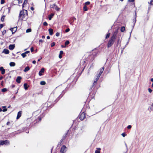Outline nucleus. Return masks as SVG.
Listing matches in <instances>:
<instances>
[{
	"label": "nucleus",
	"mask_w": 153,
	"mask_h": 153,
	"mask_svg": "<svg viewBox=\"0 0 153 153\" xmlns=\"http://www.w3.org/2000/svg\"><path fill=\"white\" fill-rule=\"evenodd\" d=\"M67 90L65 89L62 92L56 91L53 93H52L49 97L48 100L52 101L53 103H56L65 94Z\"/></svg>",
	"instance_id": "1"
},
{
	"label": "nucleus",
	"mask_w": 153,
	"mask_h": 153,
	"mask_svg": "<svg viewBox=\"0 0 153 153\" xmlns=\"http://www.w3.org/2000/svg\"><path fill=\"white\" fill-rule=\"evenodd\" d=\"M59 33L58 32H57L56 33V36H59Z\"/></svg>",
	"instance_id": "52"
},
{
	"label": "nucleus",
	"mask_w": 153,
	"mask_h": 153,
	"mask_svg": "<svg viewBox=\"0 0 153 153\" xmlns=\"http://www.w3.org/2000/svg\"><path fill=\"white\" fill-rule=\"evenodd\" d=\"M63 53V52L62 51H61L59 52V57L60 59H61L62 58V55Z\"/></svg>",
	"instance_id": "23"
},
{
	"label": "nucleus",
	"mask_w": 153,
	"mask_h": 153,
	"mask_svg": "<svg viewBox=\"0 0 153 153\" xmlns=\"http://www.w3.org/2000/svg\"><path fill=\"white\" fill-rule=\"evenodd\" d=\"M21 55L23 58H25L26 56V54L25 53H22Z\"/></svg>",
	"instance_id": "38"
},
{
	"label": "nucleus",
	"mask_w": 153,
	"mask_h": 153,
	"mask_svg": "<svg viewBox=\"0 0 153 153\" xmlns=\"http://www.w3.org/2000/svg\"><path fill=\"white\" fill-rule=\"evenodd\" d=\"M83 10L84 11H87L88 10V9L87 6L86 5H85L83 7Z\"/></svg>",
	"instance_id": "33"
},
{
	"label": "nucleus",
	"mask_w": 153,
	"mask_h": 153,
	"mask_svg": "<svg viewBox=\"0 0 153 153\" xmlns=\"http://www.w3.org/2000/svg\"><path fill=\"white\" fill-rule=\"evenodd\" d=\"M7 111V109L6 108H4V109L3 110H2V111L3 112H5V111Z\"/></svg>",
	"instance_id": "54"
},
{
	"label": "nucleus",
	"mask_w": 153,
	"mask_h": 153,
	"mask_svg": "<svg viewBox=\"0 0 153 153\" xmlns=\"http://www.w3.org/2000/svg\"><path fill=\"white\" fill-rule=\"evenodd\" d=\"M66 134L63 135L62 137L61 140V142H62L63 140L66 137Z\"/></svg>",
	"instance_id": "30"
},
{
	"label": "nucleus",
	"mask_w": 153,
	"mask_h": 153,
	"mask_svg": "<svg viewBox=\"0 0 153 153\" xmlns=\"http://www.w3.org/2000/svg\"><path fill=\"white\" fill-rule=\"evenodd\" d=\"M151 81H152V82H153V78H152V79H151Z\"/></svg>",
	"instance_id": "64"
},
{
	"label": "nucleus",
	"mask_w": 153,
	"mask_h": 153,
	"mask_svg": "<svg viewBox=\"0 0 153 153\" xmlns=\"http://www.w3.org/2000/svg\"><path fill=\"white\" fill-rule=\"evenodd\" d=\"M136 17H137V16H136V13H135V18L133 20V25L132 26V30H131L130 33V36H131V32H132V31L133 29V28L135 25V24L136 22Z\"/></svg>",
	"instance_id": "7"
},
{
	"label": "nucleus",
	"mask_w": 153,
	"mask_h": 153,
	"mask_svg": "<svg viewBox=\"0 0 153 153\" xmlns=\"http://www.w3.org/2000/svg\"><path fill=\"white\" fill-rule=\"evenodd\" d=\"M131 128V126L130 125L128 126L127 127V128L128 129H130Z\"/></svg>",
	"instance_id": "50"
},
{
	"label": "nucleus",
	"mask_w": 153,
	"mask_h": 153,
	"mask_svg": "<svg viewBox=\"0 0 153 153\" xmlns=\"http://www.w3.org/2000/svg\"><path fill=\"white\" fill-rule=\"evenodd\" d=\"M69 31H70V29H69V28H68L65 30V31L67 33V32H68Z\"/></svg>",
	"instance_id": "51"
},
{
	"label": "nucleus",
	"mask_w": 153,
	"mask_h": 153,
	"mask_svg": "<svg viewBox=\"0 0 153 153\" xmlns=\"http://www.w3.org/2000/svg\"><path fill=\"white\" fill-rule=\"evenodd\" d=\"M32 63L33 64H35L36 63V61L35 60H33L32 62Z\"/></svg>",
	"instance_id": "59"
},
{
	"label": "nucleus",
	"mask_w": 153,
	"mask_h": 153,
	"mask_svg": "<svg viewBox=\"0 0 153 153\" xmlns=\"http://www.w3.org/2000/svg\"><path fill=\"white\" fill-rule=\"evenodd\" d=\"M97 150L95 151V153H100L101 148H97Z\"/></svg>",
	"instance_id": "22"
},
{
	"label": "nucleus",
	"mask_w": 153,
	"mask_h": 153,
	"mask_svg": "<svg viewBox=\"0 0 153 153\" xmlns=\"http://www.w3.org/2000/svg\"><path fill=\"white\" fill-rule=\"evenodd\" d=\"M47 38L48 39H50V36H47Z\"/></svg>",
	"instance_id": "62"
},
{
	"label": "nucleus",
	"mask_w": 153,
	"mask_h": 153,
	"mask_svg": "<svg viewBox=\"0 0 153 153\" xmlns=\"http://www.w3.org/2000/svg\"><path fill=\"white\" fill-rule=\"evenodd\" d=\"M134 1V0H128V1L130 2H133Z\"/></svg>",
	"instance_id": "57"
},
{
	"label": "nucleus",
	"mask_w": 153,
	"mask_h": 153,
	"mask_svg": "<svg viewBox=\"0 0 153 153\" xmlns=\"http://www.w3.org/2000/svg\"><path fill=\"white\" fill-rule=\"evenodd\" d=\"M67 150V148L66 146L65 145L63 146L60 149V152L61 153H65Z\"/></svg>",
	"instance_id": "8"
},
{
	"label": "nucleus",
	"mask_w": 153,
	"mask_h": 153,
	"mask_svg": "<svg viewBox=\"0 0 153 153\" xmlns=\"http://www.w3.org/2000/svg\"><path fill=\"white\" fill-rule=\"evenodd\" d=\"M45 69L44 68H42L41 70L39 71V76H41L42 75V73H43L44 72Z\"/></svg>",
	"instance_id": "12"
},
{
	"label": "nucleus",
	"mask_w": 153,
	"mask_h": 153,
	"mask_svg": "<svg viewBox=\"0 0 153 153\" xmlns=\"http://www.w3.org/2000/svg\"><path fill=\"white\" fill-rule=\"evenodd\" d=\"M125 28L123 26L121 27L120 30L121 32H123L125 31Z\"/></svg>",
	"instance_id": "29"
},
{
	"label": "nucleus",
	"mask_w": 153,
	"mask_h": 153,
	"mask_svg": "<svg viewBox=\"0 0 153 153\" xmlns=\"http://www.w3.org/2000/svg\"><path fill=\"white\" fill-rule=\"evenodd\" d=\"M22 111H19L18 113L17 116L16 117L17 119H19L21 117V115H22Z\"/></svg>",
	"instance_id": "17"
},
{
	"label": "nucleus",
	"mask_w": 153,
	"mask_h": 153,
	"mask_svg": "<svg viewBox=\"0 0 153 153\" xmlns=\"http://www.w3.org/2000/svg\"><path fill=\"white\" fill-rule=\"evenodd\" d=\"M149 4L150 5L153 4V0H151L150 2H149Z\"/></svg>",
	"instance_id": "40"
},
{
	"label": "nucleus",
	"mask_w": 153,
	"mask_h": 153,
	"mask_svg": "<svg viewBox=\"0 0 153 153\" xmlns=\"http://www.w3.org/2000/svg\"><path fill=\"white\" fill-rule=\"evenodd\" d=\"M9 65L11 67H14L15 66L16 64L14 62H11L10 63Z\"/></svg>",
	"instance_id": "24"
},
{
	"label": "nucleus",
	"mask_w": 153,
	"mask_h": 153,
	"mask_svg": "<svg viewBox=\"0 0 153 153\" xmlns=\"http://www.w3.org/2000/svg\"><path fill=\"white\" fill-rule=\"evenodd\" d=\"M9 144V142L7 140L0 141V145H8Z\"/></svg>",
	"instance_id": "6"
},
{
	"label": "nucleus",
	"mask_w": 153,
	"mask_h": 153,
	"mask_svg": "<svg viewBox=\"0 0 153 153\" xmlns=\"http://www.w3.org/2000/svg\"><path fill=\"white\" fill-rule=\"evenodd\" d=\"M110 33H108L107 34L106 36V37H105V38L106 39H108V38L110 36Z\"/></svg>",
	"instance_id": "41"
},
{
	"label": "nucleus",
	"mask_w": 153,
	"mask_h": 153,
	"mask_svg": "<svg viewBox=\"0 0 153 153\" xmlns=\"http://www.w3.org/2000/svg\"><path fill=\"white\" fill-rule=\"evenodd\" d=\"M116 39L114 37H111L110 40H109L108 44L107 47L109 48L112 46L114 43Z\"/></svg>",
	"instance_id": "5"
},
{
	"label": "nucleus",
	"mask_w": 153,
	"mask_h": 153,
	"mask_svg": "<svg viewBox=\"0 0 153 153\" xmlns=\"http://www.w3.org/2000/svg\"><path fill=\"white\" fill-rule=\"evenodd\" d=\"M69 43H70V42H69V41L68 40H67L65 42V46H66L67 45H68L69 44Z\"/></svg>",
	"instance_id": "35"
},
{
	"label": "nucleus",
	"mask_w": 153,
	"mask_h": 153,
	"mask_svg": "<svg viewBox=\"0 0 153 153\" xmlns=\"http://www.w3.org/2000/svg\"><path fill=\"white\" fill-rule=\"evenodd\" d=\"M49 34L50 35H52L53 33V30L51 28H49L48 29Z\"/></svg>",
	"instance_id": "20"
},
{
	"label": "nucleus",
	"mask_w": 153,
	"mask_h": 153,
	"mask_svg": "<svg viewBox=\"0 0 153 153\" xmlns=\"http://www.w3.org/2000/svg\"><path fill=\"white\" fill-rule=\"evenodd\" d=\"M148 110L150 111H153V107L151 106L150 107H149Z\"/></svg>",
	"instance_id": "32"
},
{
	"label": "nucleus",
	"mask_w": 153,
	"mask_h": 153,
	"mask_svg": "<svg viewBox=\"0 0 153 153\" xmlns=\"http://www.w3.org/2000/svg\"><path fill=\"white\" fill-rule=\"evenodd\" d=\"M148 91H149V92L150 93H151L152 91V90L151 88H148Z\"/></svg>",
	"instance_id": "47"
},
{
	"label": "nucleus",
	"mask_w": 153,
	"mask_h": 153,
	"mask_svg": "<svg viewBox=\"0 0 153 153\" xmlns=\"http://www.w3.org/2000/svg\"><path fill=\"white\" fill-rule=\"evenodd\" d=\"M30 70V68L29 66H27L25 68L24 71L25 72H26L27 71H28Z\"/></svg>",
	"instance_id": "25"
},
{
	"label": "nucleus",
	"mask_w": 153,
	"mask_h": 153,
	"mask_svg": "<svg viewBox=\"0 0 153 153\" xmlns=\"http://www.w3.org/2000/svg\"><path fill=\"white\" fill-rule=\"evenodd\" d=\"M90 3L89 1H87L85 3V5H89L90 4Z\"/></svg>",
	"instance_id": "45"
},
{
	"label": "nucleus",
	"mask_w": 153,
	"mask_h": 153,
	"mask_svg": "<svg viewBox=\"0 0 153 153\" xmlns=\"http://www.w3.org/2000/svg\"><path fill=\"white\" fill-rule=\"evenodd\" d=\"M85 117V113L84 112H82L79 116V119H80L82 120L84 119Z\"/></svg>",
	"instance_id": "9"
},
{
	"label": "nucleus",
	"mask_w": 153,
	"mask_h": 153,
	"mask_svg": "<svg viewBox=\"0 0 153 153\" xmlns=\"http://www.w3.org/2000/svg\"><path fill=\"white\" fill-rule=\"evenodd\" d=\"M3 27V24H1L0 25V28L1 29Z\"/></svg>",
	"instance_id": "55"
},
{
	"label": "nucleus",
	"mask_w": 153,
	"mask_h": 153,
	"mask_svg": "<svg viewBox=\"0 0 153 153\" xmlns=\"http://www.w3.org/2000/svg\"><path fill=\"white\" fill-rule=\"evenodd\" d=\"M39 42L42 43L43 42V41L42 39H40L39 40Z\"/></svg>",
	"instance_id": "58"
},
{
	"label": "nucleus",
	"mask_w": 153,
	"mask_h": 153,
	"mask_svg": "<svg viewBox=\"0 0 153 153\" xmlns=\"http://www.w3.org/2000/svg\"><path fill=\"white\" fill-rule=\"evenodd\" d=\"M30 53L29 51H27L25 52V53L26 54Z\"/></svg>",
	"instance_id": "56"
},
{
	"label": "nucleus",
	"mask_w": 153,
	"mask_h": 153,
	"mask_svg": "<svg viewBox=\"0 0 153 153\" xmlns=\"http://www.w3.org/2000/svg\"><path fill=\"white\" fill-rule=\"evenodd\" d=\"M2 53H4L5 54H8L9 53V51L7 49H4L2 51Z\"/></svg>",
	"instance_id": "16"
},
{
	"label": "nucleus",
	"mask_w": 153,
	"mask_h": 153,
	"mask_svg": "<svg viewBox=\"0 0 153 153\" xmlns=\"http://www.w3.org/2000/svg\"><path fill=\"white\" fill-rule=\"evenodd\" d=\"M66 46H64V45H61V47L62 48H65L66 47Z\"/></svg>",
	"instance_id": "61"
},
{
	"label": "nucleus",
	"mask_w": 153,
	"mask_h": 153,
	"mask_svg": "<svg viewBox=\"0 0 153 153\" xmlns=\"http://www.w3.org/2000/svg\"><path fill=\"white\" fill-rule=\"evenodd\" d=\"M40 112V110H38L36 111H35L33 113V116H36Z\"/></svg>",
	"instance_id": "21"
},
{
	"label": "nucleus",
	"mask_w": 153,
	"mask_h": 153,
	"mask_svg": "<svg viewBox=\"0 0 153 153\" xmlns=\"http://www.w3.org/2000/svg\"><path fill=\"white\" fill-rule=\"evenodd\" d=\"M7 91V89L6 88H4L1 89V91L2 92H5Z\"/></svg>",
	"instance_id": "37"
},
{
	"label": "nucleus",
	"mask_w": 153,
	"mask_h": 153,
	"mask_svg": "<svg viewBox=\"0 0 153 153\" xmlns=\"http://www.w3.org/2000/svg\"><path fill=\"white\" fill-rule=\"evenodd\" d=\"M54 8L57 11H59L60 9V8L58 7L56 5V6H55L54 7Z\"/></svg>",
	"instance_id": "28"
},
{
	"label": "nucleus",
	"mask_w": 153,
	"mask_h": 153,
	"mask_svg": "<svg viewBox=\"0 0 153 153\" xmlns=\"http://www.w3.org/2000/svg\"><path fill=\"white\" fill-rule=\"evenodd\" d=\"M6 33V30H4L2 32V35H4V34Z\"/></svg>",
	"instance_id": "43"
},
{
	"label": "nucleus",
	"mask_w": 153,
	"mask_h": 153,
	"mask_svg": "<svg viewBox=\"0 0 153 153\" xmlns=\"http://www.w3.org/2000/svg\"><path fill=\"white\" fill-rule=\"evenodd\" d=\"M44 115L45 114H42L41 115L40 117L39 116L37 117L38 118H36V122H37L40 121L41 120L42 118L44 116Z\"/></svg>",
	"instance_id": "10"
},
{
	"label": "nucleus",
	"mask_w": 153,
	"mask_h": 153,
	"mask_svg": "<svg viewBox=\"0 0 153 153\" xmlns=\"http://www.w3.org/2000/svg\"><path fill=\"white\" fill-rule=\"evenodd\" d=\"M55 6H56V4H51L50 5V8H54Z\"/></svg>",
	"instance_id": "27"
},
{
	"label": "nucleus",
	"mask_w": 153,
	"mask_h": 153,
	"mask_svg": "<svg viewBox=\"0 0 153 153\" xmlns=\"http://www.w3.org/2000/svg\"><path fill=\"white\" fill-rule=\"evenodd\" d=\"M117 44H118L120 42V39L119 37H118L117 39Z\"/></svg>",
	"instance_id": "48"
},
{
	"label": "nucleus",
	"mask_w": 153,
	"mask_h": 153,
	"mask_svg": "<svg viewBox=\"0 0 153 153\" xmlns=\"http://www.w3.org/2000/svg\"><path fill=\"white\" fill-rule=\"evenodd\" d=\"M104 69V67H103L100 68L99 70L97 71V74H96V75L95 78L94 80V83L93 84V85L90 88L91 90L93 87L96 85L98 80L99 79V78H100L103 72Z\"/></svg>",
	"instance_id": "2"
},
{
	"label": "nucleus",
	"mask_w": 153,
	"mask_h": 153,
	"mask_svg": "<svg viewBox=\"0 0 153 153\" xmlns=\"http://www.w3.org/2000/svg\"><path fill=\"white\" fill-rule=\"evenodd\" d=\"M15 47V45H10L9 46V48L10 50H12Z\"/></svg>",
	"instance_id": "13"
},
{
	"label": "nucleus",
	"mask_w": 153,
	"mask_h": 153,
	"mask_svg": "<svg viewBox=\"0 0 153 153\" xmlns=\"http://www.w3.org/2000/svg\"><path fill=\"white\" fill-rule=\"evenodd\" d=\"M27 1H24V2L23 3V4H22V7H24V5L26 4H27Z\"/></svg>",
	"instance_id": "39"
},
{
	"label": "nucleus",
	"mask_w": 153,
	"mask_h": 153,
	"mask_svg": "<svg viewBox=\"0 0 153 153\" xmlns=\"http://www.w3.org/2000/svg\"><path fill=\"white\" fill-rule=\"evenodd\" d=\"M121 135L123 137H125L126 136V134L125 133H123Z\"/></svg>",
	"instance_id": "49"
},
{
	"label": "nucleus",
	"mask_w": 153,
	"mask_h": 153,
	"mask_svg": "<svg viewBox=\"0 0 153 153\" xmlns=\"http://www.w3.org/2000/svg\"><path fill=\"white\" fill-rule=\"evenodd\" d=\"M43 25L44 26H47L48 25V23L47 22H44V23H43Z\"/></svg>",
	"instance_id": "46"
},
{
	"label": "nucleus",
	"mask_w": 153,
	"mask_h": 153,
	"mask_svg": "<svg viewBox=\"0 0 153 153\" xmlns=\"http://www.w3.org/2000/svg\"><path fill=\"white\" fill-rule=\"evenodd\" d=\"M8 12H10V7H8Z\"/></svg>",
	"instance_id": "63"
},
{
	"label": "nucleus",
	"mask_w": 153,
	"mask_h": 153,
	"mask_svg": "<svg viewBox=\"0 0 153 153\" xmlns=\"http://www.w3.org/2000/svg\"><path fill=\"white\" fill-rule=\"evenodd\" d=\"M45 84L46 82L44 81H42L40 82V84L42 85H44Z\"/></svg>",
	"instance_id": "31"
},
{
	"label": "nucleus",
	"mask_w": 153,
	"mask_h": 153,
	"mask_svg": "<svg viewBox=\"0 0 153 153\" xmlns=\"http://www.w3.org/2000/svg\"><path fill=\"white\" fill-rule=\"evenodd\" d=\"M55 104L53 103L52 101H51L48 100L47 104H45L44 105V106L43 107L42 111H44L47 109L48 108H51Z\"/></svg>",
	"instance_id": "4"
},
{
	"label": "nucleus",
	"mask_w": 153,
	"mask_h": 153,
	"mask_svg": "<svg viewBox=\"0 0 153 153\" xmlns=\"http://www.w3.org/2000/svg\"><path fill=\"white\" fill-rule=\"evenodd\" d=\"M22 79V78L21 76H19L17 77V78L16 80V82L18 83H20L21 82V79Z\"/></svg>",
	"instance_id": "14"
},
{
	"label": "nucleus",
	"mask_w": 153,
	"mask_h": 153,
	"mask_svg": "<svg viewBox=\"0 0 153 153\" xmlns=\"http://www.w3.org/2000/svg\"><path fill=\"white\" fill-rule=\"evenodd\" d=\"M118 30H115L113 33V35L111 36L112 37H114L116 39L117 35L118 33Z\"/></svg>",
	"instance_id": "11"
},
{
	"label": "nucleus",
	"mask_w": 153,
	"mask_h": 153,
	"mask_svg": "<svg viewBox=\"0 0 153 153\" xmlns=\"http://www.w3.org/2000/svg\"><path fill=\"white\" fill-rule=\"evenodd\" d=\"M30 9L32 10H34V8L33 7H30Z\"/></svg>",
	"instance_id": "60"
},
{
	"label": "nucleus",
	"mask_w": 153,
	"mask_h": 153,
	"mask_svg": "<svg viewBox=\"0 0 153 153\" xmlns=\"http://www.w3.org/2000/svg\"><path fill=\"white\" fill-rule=\"evenodd\" d=\"M0 71H1V73L2 74H4L5 73V70L4 69L3 67H0Z\"/></svg>",
	"instance_id": "15"
},
{
	"label": "nucleus",
	"mask_w": 153,
	"mask_h": 153,
	"mask_svg": "<svg viewBox=\"0 0 153 153\" xmlns=\"http://www.w3.org/2000/svg\"><path fill=\"white\" fill-rule=\"evenodd\" d=\"M55 42H53L51 44V47H53L55 46Z\"/></svg>",
	"instance_id": "42"
},
{
	"label": "nucleus",
	"mask_w": 153,
	"mask_h": 153,
	"mask_svg": "<svg viewBox=\"0 0 153 153\" xmlns=\"http://www.w3.org/2000/svg\"><path fill=\"white\" fill-rule=\"evenodd\" d=\"M24 88L25 90H27L28 88V85L27 84L25 83L24 85Z\"/></svg>",
	"instance_id": "26"
},
{
	"label": "nucleus",
	"mask_w": 153,
	"mask_h": 153,
	"mask_svg": "<svg viewBox=\"0 0 153 153\" xmlns=\"http://www.w3.org/2000/svg\"><path fill=\"white\" fill-rule=\"evenodd\" d=\"M17 28L16 27H15L13 28H12L10 29V30L12 32V33H15L16 31Z\"/></svg>",
	"instance_id": "18"
},
{
	"label": "nucleus",
	"mask_w": 153,
	"mask_h": 153,
	"mask_svg": "<svg viewBox=\"0 0 153 153\" xmlns=\"http://www.w3.org/2000/svg\"><path fill=\"white\" fill-rule=\"evenodd\" d=\"M5 2V1L4 0H1V4H4Z\"/></svg>",
	"instance_id": "44"
},
{
	"label": "nucleus",
	"mask_w": 153,
	"mask_h": 153,
	"mask_svg": "<svg viewBox=\"0 0 153 153\" xmlns=\"http://www.w3.org/2000/svg\"><path fill=\"white\" fill-rule=\"evenodd\" d=\"M27 17V10H23L19 13V19L21 20H26Z\"/></svg>",
	"instance_id": "3"
},
{
	"label": "nucleus",
	"mask_w": 153,
	"mask_h": 153,
	"mask_svg": "<svg viewBox=\"0 0 153 153\" xmlns=\"http://www.w3.org/2000/svg\"><path fill=\"white\" fill-rule=\"evenodd\" d=\"M5 17V16L3 15L1 17V20L2 22H3L4 19V18Z\"/></svg>",
	"instance_id": "36"
},
{
	"label": "nucleus",
	"mask_w": 153,
	"mask_h": 153,
	"mask_svg": "<svg viewBox=\"0 0 153 153\" xmlns=\"http://www.w3.org/2000/svg\"><path fill=\"white\" fill-rule=\"evenodd\" d=\"M31 31V28H28L26 30V33H29Z\"/></svg>",
	"instance_id": "34"
},
{
	"label": "nucleus",
	"mask_w": 153,
	"mask_h": 153,
	"mask_svg": "<svg viewBox=\"0 0 153 153\" xmlns=\"http://www.w3.org/2000/svg\"><path fill=\"white\" fill-rule=\"evenodd\" d=\"M34 51V48L33 47H31L30 48V51L31 52H33Z\"/></svg>",
	"instance_id": "53"
},
{
	"label": "nucleus",
	"mask_w": 153,
	"mask_h": 153,
	"mask_svg": "<svg viewBox=\"0 0 153 153\" xmlns=\"http://www.w3.org/2000/svg\"><path fill=\"white\" fill-rule=\"evenodd\" d=\"M54 16V14L53 13H52L50 15H49L48 16V18L49 20H51Z\"/></svg>",
	"instance_id": "19"
}]
</instances>
